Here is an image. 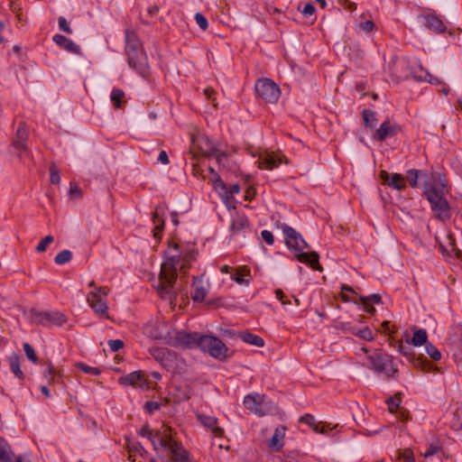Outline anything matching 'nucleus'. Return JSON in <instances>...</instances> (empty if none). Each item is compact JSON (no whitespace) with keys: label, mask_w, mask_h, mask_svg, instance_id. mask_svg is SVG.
Here are the masks:
<instances>
[{"label":"nucleus","mask_w":462,"mask_h":462,"mask_svg":"<svg viewBox=\"0 0 462 462\" xmlns=\"http://www.w3.org/2000/svg\"><path fill=\"white\" fill-rule=\"evenodd\" d=\"M190 255H182L179 245L170 249L162 263L157 291L162 298L172 301L183 291L184 276L190 267Z\"/></svg>","instance_id":"nucleus-1"},{"label":"nucleus","mask_w":462,"mask_h":462,"mask_svg":"<svg viewBox=\"0 0 462 462\" xmlns=\"http://www.w3.org/2000/svg\"><path fill=\"white\" fill-rule=\"evenodd\" d=\"M432 179L433 182L425 187L424 193L434 216L445 221L450 217V207L445 198L446 176L443 173H435Z\"/></svg>","instance_id":"nucleus-2"},{"label":"nucleus","mask_w":462,"mask_h":462,"mask_svg":"<svg viewBox=\"0 0 462 462\" xmlns=\"http://www.w3.org/2000/svg\"><path fill=\"white\" fill-rule=\"evenodd\" d=\"M282 231L287 246L294 252L298 261L309 263L314 270H322L319 263V254L316 252H303L304 249L309 247V245L294 228L284 225Z\"/></svg>","instance_id":"nucleus-3"},{"label":"nucleus","mask_w":462,"mask_h":462,"mask_svg":"<svg viewBox=\"0 0 462 462\" xmlns=\"http://www.w3.org/2000/svg\"><path fill=\"white\" fill-rule=\"evenodd\" d=\"M367 366L376 374H383L387 377H391L398 372L393 357L381 350H375L367 357Z\"/></svg>","instance_id":"nucleus-4"},{"label":"nucleus","mask_w":462,"mask_h":462,"mask_svg":"<svg viewBox=\"0 0 462 462\" xmlns=\"http://www.w3.org/2000/svg\"><path fill=\"white\" fill-rule=\"evenodd\" d=\"M244 405L247 411L258 416H265L273 411V403L265 395L248 394L244 399Z\"/></svg>","instance_id":"nucleus-5"},{"label":"nucleus","mask_w":462,"mask_h":462,"mask_svg":"<svg viewBox=\"0 0 462 462\" xmlns=\"http://www.w3.org/2000/svg\"><path fill=\"white\" fill-rule=\"evenodd\" d=\"M255 92L258 97L271 104H275L281 95L279 86L269 79H258L255 83Z\"/></svg>","instance_id":"nucleus-6"},{"label":"nucleus","mask_w":462,"mask_h":462,"mask_svg":"<svg viewBox=\"0 0 462 462\" xmlns=\"http://www.w3.org/2000/svg\"><path fill=\"white\" fill-rule=\"evenodd\" d=\"M109 290L106 287H97L87 296V301L90 308L99 316H107L106 296Z\"/></svg>","instance_id":"nucleus-7"},{"label":"nucleus","mask_w":462,"mask_h":462,"mask_svg":"<svg viewBox=\"0 0 462 462\" xmlns=\"http://www.w3.org/2000/svg\"><path fill=\"white\" fill-rule=\"evenodd\" d=\"M199 347L218 359H223L226 356L227 347L219 338L213 336H201Z\"/></svg>","instance_id":"nucleus-8"},{"label":"nucleus","mask_w":462,"mask_h":462,"mask_svg":"<svg viewBox=\"0 0 462 462\" xmlns=\"http://www.w3.org/2000/svg\"><path fill=\"white\" fill-rule=\"evenodd\" d=\"M128 65L138 74L146 77L149 72L148 59L143 49L126 54Z\"/></svg>","instance_id":"nucleus-9"},{"label":"nucleus","mask_w":462,"mask_h":462,"mask_svg":"<svg viewBox=\"0 0 462 462\" xmlns=\"http://www.w3.org/2000/svg\"><path fill=\"white\" fill-rule=\"evenodd\" d=\"M287 163L286 157L280 152H263L259 155L258 164L259 168L265 170H273L282 162Z\"/></svg>","instance_id":"nucleus-10"},{"label":"nucleus","mask_w":462,"mask_h":462,"mask_svg":"<svg viewBox=\"0 0 462 462\" xmlns=\"http://www.w3.org/2000/svg\"><path fill=\"white\" fill-rule=\"evenodd\" d=\"M199 147L204 156L215 157L219 164L226 159V153L220 152L216 144L208 137H202L199 139Z\"/></svg>","instance_id":"nucleus-11"},{"label":"nucleus","mask_w":462,"mask_h":462,"mask_svg":"<svg viewBox=\"0 0 462 462\" xmlns=\"http://www.w3.org/2000/svg\"><path fill=\"white\" fill-rule=\"evenodd\" d=\"M37 322L42 326H49L51 324L56 326H62L66 321V316L60 311H42L36 313Z\"/></svg>","instance_id":"nucleus-12"},{"label":"nucleus","mask_w":462,"mask_h":462,"mask_svg":"<svg viewBox=\"0 0 462 462\" xmlns=\"http://www.w3.org/2000/svg\"><path fill=\"white\" fill-rule=\"evenodd\" d=\"M28 137H29V128L25 123L22 122L19 124V125L17 127L15 137L13 141V146L14 147V149L16 151H18L19 152H27L28 151V147H27Z\"/></svg>","instance_id":"nucleus-13"},{"label":"nucleus","mask_w":462,"mask_h":462,"mask_svg":"<svg viewBox=\"0 0 462 462\" xmlns=\"http://www.w3.org/2000/svg\"><path fill=\"white\" fill-rule=\"evenodd\" d=\"M380 178L383 183L395 189H402L405 188V179L400 173L390 174L386 171H380Z\"/></svg>","instance_id":"nucleus-14"},{"label":"nucleus","mask_w":462,"mask_h":462,"mask_svg":"<svg viewBox=\"0 0 462 462\" xmlns=\"http://www.w3.org/2000/svg\"><path fill=\"white\" fill-rule=\"evenodd\" d=\"M400 131L397 125H392L388 120L384 121L374 134V139L383 141L388 137L396 135Z\"/></svg>","instance_id":"nucleus-15"},{"label":"nucleus","mask_w":462,"mask_h":462,"mask_svg":"<svg viewBox=\"0 0 462 462\" xmlns=\"http://www.w3.org/2000/svg\"><path fill=\"white\" fill-rule=\"evenodd\" d=\"M198 420L207 429L210 430L215 437H222L224 430L217 426V419L212 416L197 414Z\"/></svg>","instance_id":"nucleus-16"},{"label":"nucleus","mask_w":462,"mask_h":462,"mask_svg":"<svg viewBox=\"0 0 462 462\" xmlns=\"http://www.w3.org/2000/svg\"><path fill=\"white\" fill-rule=\"evenodd\" d=\"M202 335L193 332L186 333L184 331L177 332L176 339L181 346L189 348L199 347V342Z\"/></svg>","instance_id":"nucleus-17"},{"label":"nucleus","mask_w":462,"mask_h":462,"mask_svg":"<svg viewBox=\"0 0 462 462\" xmlns=\"http://www.w3.org/2000/svg\"><path fill=\"white\" fill-rule=\"evenodd\" d=\"M411 344L404 345L403 343H399L397 346L398 351L407 357V359L413 364V365L417 368L424 369L425 365H427V361L423 360L422 358H415L413 351L411 347L410 346Z\"/></svg>","instance_id":"nucleus-18"},{"label":"nucleus","mask_w":462,"mask_h":462,"mask_svg":"<svg viewBox=\"0 0 462 462\" xmlns=\"http://www.w3.org/2000/svg\"><path fill=\"white\" fill-rule=\"evenodd\" d=\"M164 208L161 206L155 208L152 213V223L154 225V228L152 230L153 236L156 239H160L162 236V233L164 228Z\"/></svg>","instance_id":"nucleus-19"},{"label":"nucleus","mask_w":462,"mask_h":462,"mask_svg":"<svg viewBox=\"0 0 462 462\" xmlns=\"http://www.w3.org/2000/svg\"><path fill=\"white\" fill-rule=\"evenodd\" d=\"M52 40L59 47L67 51L68 52L73 54L80 53L79 46H78L73 41H71L70 39L67 38L62 34H55L52 37Z\"/></svg>","instance_id":"nucleus-20"},{"label":"nucleus","mask_w":462,"mask_h":462,"mask_svg":"<svg viewBox=\"0 0 462 462\" xmlns=\"http://www.w3.org/2000/svg\"><path fill=\"white\" fill-rule=\"evenodd\" d=\"M139 49H143L136 32L133 30L127 29L125 31V54L138 51Z\"/></svg>","instance_id":"nucleus-21"},{"label":"nucleus","mask_w":462,"mask_h":462,"mask_svg":"<svg viewBox=\"0 0 462 462\" xmlns=\"http://www.w3.org/2000/svg\"><path fill=\"white\" fill-rule=\"evenodd\" d=\"M286 428L284 426L277 427L273 437L268 441V447L275 451H280L284 445Z\"/></svg>","instance_id":"nucleus-22"},{"label":"nucleus","mask_w":462,"mask_h":462,"mask_svg":"<svg viewBox=\"0 0 462 462\" xmlns=\"http://www.w3.org/2000/svg\"><path fill=\"white\" fill-rule=\"evenodd\" d=\"M358 299L359 304L363 306L364 310L370 315L375 313L374 304H380L382 302V298L379 294H372L366 297L361 296Z\"/></svg>","instance_id":"nucleus-23"},{"label":"nucleus","mask_w":462,"mask_h":462,"mask_svg":"<svg viewBox=\"0 0 462 462\" xmlns=\"http://www.w3.org/2000/svg\"><path fill=\"white\" fill-rule=\"evenodd\" d=\"M171 462H191L190 454L181 444H173L171 446Z\"/></svg>","instance_id":"nucleus-24"},{"label":"nucleus","mask_w":462,"mask_h":462,"mask_svg":"<svg viewBox=\"0 0 462 462\" xmlns=\"http://www.w3.org/2000/svg\"><path fill=\"white\" fill-rule=\"evenodd\" d=\"M424 23L426 27L438 33H442L447 29L442 20L434 14L425 15Z\"/></svg>","instance_id":"nucleus-25"},{"label":"nucleus","mask_w":462,"mask_h":462,"mask_svg":"<svg viewBox=\"0 0 462 462\" xmlns=\"http://www.w3.org/2000/svg\"><path fill=\"white\" fill-rule=\"evenodd\" d=\"M193 291L191 292V298L194 301L201 302L207 296V290L204 286L203 281L199 277L193 278Z\"/></svg>","instance_id":"nucleus-26"},{"label":"nucleus","mask_w":462,"mask_h":462,"mask_svg":"<svg viewBox=\"0 0 462 462\" xmlns=\"http://www.w3.org/2000/svg\"><path fill=\"white\" fill-rule=\"evenodd\" d=\"M407 344H411L414 346H420L422 345H427L428 342V334L427 331L423 328H416L413 331V336L411 338L406 339Z\"/></svg>","instance_id":"nucleus-27"},{"label":"nucleus","mask_w":462,"mask_h":462,"mask_svg":"<svg viewBox=\"0 0 462 462\" xmlns=\"http://www.w3.org/2000/svg\"><path fill=\"white\" fill-rule=\"evenodd\" d=\"M149 353L162 365L165 366L167 365L170 355L167 348L153 346L149 349Z\"/></svg>","instance_id":"nucleus-28"},{"label":"nucleus","mask_w":462,"mask_h":462,"mask_svg":"<svg viewBox=\"0 0 462 462\" xmlns=\"http://www.w3.org/2000/svg\"><path fill=\"white\" fill-rule=\"evenodd\" d=\"M14 453L6 439L0 437V461L13 462Z\"/></svg>","instance_id":"nucleus-29"},{"label":"nucleus","mask_w":462,"mask_h":462,"mask_svg":"<svg viewBox=\"0 0 462 462\" xmlns=\"http://www.w3.org/2000/svg\"><path fill=\"white\" fill-rule=\"evenodd\" d=\"M169 430V429L165 428L162 430L157 431L155 432V437L159 438V447L168 448L170 450L171 445L178 444L179 442L172 440Z\"/></svg>","instance_id":"nucleus-30"},{"label":"nucleus","mask_w":462,"mask_h":462,"mask_svg":"<svg viewBox=\"0 0 462 462\" xmlns=\"http://www.w3.org/2000/svg\"><path fill=\"white\" fill-rule=\"evenodd\" d=\"M249 226L248 219L244 215L236 216L230 225V230L233 234L239 233Z\"/></svg>","instance_id":"nucleus-31"},{"label":"nucleus","mask_w":462,"mask_h":462,"mask_svg":"<svg viewBox=\"0 0 462 462\" xmlns=\"http://www.w3.org/2000/svg\"><path fill=\"white\" fill-rule=\"evenodd\" d=\"M413 78L419 81H428L430 84L439 83V79L432 76L428 70L424 69L420 65L414 70Z\"/></svg>","instance_id":"nucleus-32"},{"label":"nucleus","mask_w":462,"mask_h":462,"mask_svg":"<svg viewBox=\"0 0 462 462\" xmlns=\"http://www.w3.org/2000/svg\"><path fill=\"white\" fill-rule=\"evenodd\" d=\"M8 361H9L10 370L14 373V374L18 379H23L24 375H23V371L21 370L19 356L15 353H13L8 357Z\"/></svg>","instance_id":"nucleus-33"},{"label":"nucleus","mask_w":462,"mask_h":462,"mask_svg":"<svg viewBox=\"0 0 462 462\" xmlns=\"http://www.w3.org/2000/svg\"><path fill=\"white\" fill-rule=\"evenodd\" d=\"M341 297L344 301H353L359 305V299L356 292L348 285H342L341 287Z\"/></svg>","instance_id":"nucleus-34"},{"label":"nucleus","mask_w":462,"mask_h":462,"mask_svg":"<svg viewBox=\"0 0 462 462\" xmlns=\"http://www.w3.org/2000/svg\"><path fill=\"white\" fill-rule=\"evenodd\" d=\"M250 275L249 270H247L245 267L239 268L236 270L235 273H232L231 279L234 280L236 283L240 285H248L249 280L245 279V277Z\"/></svg>","instance_id":"nucleus-35"},{"label":"nucleus","mask_w":462,"mask_h":462,"mask_svg":"<svg viewBox=\"0 0 462 462\" xmlns=\"http://www.w3.org/2000/svg\"><path fill=\"white\" fill-rule=\"evenodd\" d=\"M143 374L140 371L132 372L125 376L119 378V383L125 385H134L136 383L141 381Z\"/></svg>","instance_id":"nucleus-36"},{"label":"nucleus","mask_w":462,"mask_h":462,"mask_svg":"<svg viewBox=\"0 0 462 462\" xmlns=\"http://www.w3.org/2000/svg\"><path fill=\"white\" fill-rule=\"evenodd\" d=\"M240 337L245 343L251 344L255 346H263L264 345V341L261 337L247 331L241 333Z\"/></svg>","instance_id":"nucleus-37"},{"label":"nucleus","mask_w":462,"mask_h":462,"mask_svg":"<svg viewBox=\"0 0 462 462\" xmlns=\"http://www.w3.org/2000/svg\"><path fill=\"white\" fill-rule=\"evenodd\" d=\"M349 331L364 340L372 341L374 339V334L368 327H365L364 328L351 327Z\"/></svg>","instance_id":"nucleus-38"},{"label":"nucleus","mask_w":462,"mask_h":462,"mask_svg":"<svg viewBox=\"0 0 462 462\" xmlns=\"http://www.w3.org/2000/svg\"><path fill=\"white\" fill-rule=\"evenodd\" d=\"M125 97V92L119 88H114L110 95V100L112 101L115 108H120L123 98Z\"/></svg>","instance_id":"nucleus-39"},{"label":"nucleus","mask_w":462,"mask_h":462,"mask_svg":"<svg viewBox=\"0 0 462 462\" xmlns=\"http://www.w3.org/2000/svg\"><path fill=\"white\" fill-rule=\"evenodd\" d=\"M72 258V253L69 250H62L54 258V261L57 264H65L69 263Z\"/></svg>","instance_id":"nucleus-40"},{"label":"nucleus","mask_w":462,"mask_h":462,"mask_svg":"<svg viewBox=\"0 0 462 462\" xmlns=\"http://www.w3.org/2000/svg\"><path fill=\"white\" fill-rule=\"evenodd\" d=\"M139 435L143 438H147L151 440L152 446L154 448H156V441H155V433L152 432V430L150 429L149 425L145 424L143 425L140 430Z\"/></svg>","instance_id":"nucleus-41"},{"label":"nucleus","mask_w":462,"mask_h":462,"mask_svg":"<svg viewBox=\"0 0 462 462\" xmlns=\"http://www.w3.org/2000/svg\"><path fill=\"white\" fill-rule=\"evenodd\" d=\"M362 116H363V119H364V122H365V125L366 126H369L371 128L374 127L375 125H376V118H375V115L373 111L371 110H368V109H365L362 113Z\"/></svg>","instance_id":"nucleus-42"},{"label":"nucleus","mask_w":462,"mask_h":462,"mask_svg":"<svg viewBox=\"0 0 462 462\" xmlns=\"http://www.w3.org/2000/svg\"><path fill=\"white\" fill-rule=\"evenodd\" d=\"M386 403L388 405V410L391 413L397 412L400 408L401 398L397 395L390 397L386 400Z\"/></svg>","instance_id":"nucleus-43"},{"label":"nucleus","mask_w":462,"mask_h":462,"mask_svg":"<svg viewBox=\"0 0 462 462\" xmlns=\"http://www.w3.org/2000/svg\"><path fill=\"white\" fill-rule=\"evenodd\" d=\"M23 346L27 358L32 363L36 364L38 361V356L32 345L25 342L23 344Z\"/></svg>","instance_id":"nucleus-44"},{"label":"nucleus","mask_w":462,"mask_h":462,"mask_svg":"<svg viewBox=\"0 0 462 462\" xmlns=\"http://www.w3.org/2000/svg\"><path fill=\"white\" fill-rule=\"evenodd\" d=\"M214 182V188L216 190H217L220 194L225 193L227 194V189L225 184V182L220 178L219 174L215 173V178L213 179Z\"/></svg>","instance_id":"nucleus-45"},{"label":"nucleus","mask_w":462,"mask_h":462,"mask_svg":"<svg viewBox=\"0 0 462 462\" xmlns=\"http://www.w3.org/2000/svg\"><path fill=\"white\" fill-rule=\"evenodd\" d=\"M427 354L435 361H439L441 358V354L438 348L431 343H427L425 346Z\"/></svg>","instance_id":"nucleus-46"},{"label":"nucleus","mask_w":462,"mask_h":462,"mask_svg":"<svg viewBox=\"0 0 462 462\" xmlns=\"http://www.w3.org/2000/svg\"><path fill=\"white\" fill-rule=\"evenodd\" d=\"M126 448L129 452L128 459L133 460V461H134V459L133 458V454H132L134 451H135V452L144 451L143 447L139 442L131 443L130 440H128V439H127Z\"/></svg>","instance_id":"nucleus-47"},{"label":"nucleus","mask_w":462,"mask_h":462,"mask_svg":"<svg viewBox=\"0 0 462 462\" xmlns=\"http://www.w3.org/2000/svg\"><path fill=\"white\" fill-rule=\"evenodd\" d=\"M54 238L52 236H46L44 238H42L38 245L36 246L35 250L39 253L45 252L48 245L53 242Z\"/></svg>","instance_id":"nucleus-48"},{"label":"nucleus","mask_w":462,"mask_h":462,"mask_svg":"<svg viewBox=\"0 0 462 462\" xmlns=\"http://www.w3.org/2000/svg\"><path fill=\"white\" fill-rule=\"evenodd\" d=\"M420 171L417 170H410L407 171L406 180L411 187H416L418 183Z\"/></svg>","instance_id":"nucleus-49"},{"label":"nucleus","mask_w":462,"mask_h":462,"mask_svg":"<svg viewBox=\"0 0 462 462\" xmlns=\"http://www.w3.org/2000/svg\"><path fill=\"white\" fill-rule=\"evenodd\" d=\"M78 368L83 371L86 374L98 375L100 374V370L97 367L89 366L83 363H79L77 365Z\"/></svg>","instance_id":"nucleus-50"},{"label":"nucleus","mask_w":462,"mask_h":462,"mask_svg":"<svg viewBox=\"0 0 462 462\" xmlns=\"http://www.w3.org/2000/svg\"><path fill=\"white\" fill-rule=\"evenodd\" d=\"M300 421L308 424L310 427H311L313 430L314 428L318 427V425L319 424V422L316 421L314 416L310 414H305L301 416Z\"/></svg>","instance_id":"nucleus-51"},{"label":"nucleus","mask_w":462,"mask_h":462,"mask_svg":"<svg viewBox=\"0 0 462 462\" xmlns=\"http://www.w3.org/2000/svg\"><path fill=\"white\" fill-rule=\"evenodd\" d=\"M195 21L200 29L206 30L208 27V23L207 18L201 14L200 13H197L195 14Z\"/></svg>","instance_id":"nucleus-52"},{"label":"nucleus","mask_w":462,"mask_h":462,"mask_svg":"<svg viewBox=\"0 0 462 462\" xmlns=\"http://www.w3.org/2000/svg\"><path fill=\"white\" fill-rule=\"evenodd\" d=\"M69 195L71 199H79L81 196V189L76 183L71 182L69 185Z\"/></svg>","instance_id":"nucleus-53"},{"label":"nucleus","mask_w":462,"mask_h":462,"mask_svg":"<svg viewBox=\"0 0 462 462\" xmlns=\"http://www.w3.org/2000/svg\"><path fill=\"white\" fill-rule=\"evenodd\" d=\"M58 23H59V28L60 31L66 32V33H69V34H71L72 33V30L71 28L69 27L67 20L65 17L63 16H60L59 18V21H58Z\"/></svg>","instance_id":"nucleus-54"},{"label":"nucleus","mask_w":462,"mask_h":462,"mask_svg":"<svg viewBox=\"0 0 462 462\" xmlns=\"http://www.w3.org/2000/svg\"><path fill=\"white\" fill-rule=\"evenodd\" d=\"M107 344L113 352H117L124 346V342L120 339H111Z\"/></svg>","instance_id":"nucleus-55"},{"label":"nucleus","mask_w":462,"mask_h":462,"mask_svg":"<svg viewBox=\"0 0 462 462\" xmlns=\"http://www.w3.org/2000/svg\"><path fill=\"white\" fill-rule=\"evenodd\" d=\"M43 374L48 378L49 382H52L55 379L57 372L51 365H49L47 369L43 372Z\"/></svg>","instance_id":"nucleus-56"},{"label":"nucleus","mask_w":462,"mask_h":462,"mask_svg":"<svg viewBox=\"0 0 462 462\" xmlns=\"http://www.w3.org/2000/svg\"><path fill=\"white\" fill-rule=\"evenodd\" d=\"M261 236L262 238L266 242V244L272 245L274 243V237L271 231L263 230Z\"/></svg>","instance_id":"nucleus-57"},{"label":"nucleus","mask_w":462,"mask_h":462,"mask_svg":"<svg viewBox=\"0 0 462 462\" xmlns=\"http://www.w3.org/2000/svg\"><path fill=\"white\" fill-rule=\"evenodd\" d=\"M160 407H161L160 403H158L156 402H147L145 403V409H146L147 412H149V413L154 412L155 411L159 410Z\"/></svg>","instance_id":"nucleus-58"},{"label":"nucleus","mask_w":462,"mask_h":462,"mask_svg":"<svg viewBox=\"0 0 462 462\" xmlns=\"http://www.w3.org/2000/svg\"><path fill=\"white\" fill-rule=\"evenodd\" d=\"M50 180L52 184H58L60 181V176L57 170L51 168Z\"/></svg>","instance_id":"nucleus-59"},{"label":"nucleus","mask_w":462,"mask_h":462,"mask_svg":"<svg viewBox=\"0 0 462 462\" xmlns=\"http://www.w3.org/2000/svg\"><path fill=\"white\" fill-rule=\"evenodd\" d=\"M401 458L406 462H414L413 453L411 449L408 448L402 452Z\"/></svg>","instance_id":"nucleus-60"},{"label":"nucleus","mask_w":462,"mask_h":462,"mask_svg":"<svg viewBox=\"0 0 462 462\" xmlns=\"http://www.w3.org/2000/svg\"><path fill=\"white\" fill-rule=\"evenodd\" d=\"M275 296L282 302V304H283V305L290 304V301L286 300V296L281 289L275 290Z\"/></svg>","instance_id":"nucleus-61"},{"label":"nucleus","mask_w":462,"mask_h":462,"mask_svg":"<svg viewBox=\"0 0 462 462\" xmlns=\"http://www.w3.org/2000/svg\"><path fill=\"white\" fill-rule=\"evenodd\" d=\"M359 27L364 32H369L374 29V23L372 21H366V22L361 23L359 24Z\"/></svg>","instance_id":"nucleus-62"},{"label":"nucleus","mask_w":462,"mask_h":462,"mask_svg":"<svg viewBox=\"0 0 462 462\" xmlns=\"http://www.w3.org/2000/svg\"><path fill=\"white\" fill-rule=\"evenodd\" d=\"M315 12V6L311 3H307L301 10L302 14L311 15Z\"/></svg>","instance_id":"nucleus-63"},{"label":"nucleus","mask_w":462,"mask_h":462,"mask_svg":"<svg viewBox=\"0 0 462 462\" xmlns=\"http://www.w3.org/2000/svg\"><path fill=\"white\" fill-rule=\"evenodd\" d=\"M395 413H396V417L402 421L407 420L409 418L408 411L402 408H399V411H397V412H395Z\"/></svg>","instance_id":"nucleus-64"}]
</instances>
